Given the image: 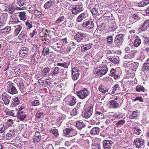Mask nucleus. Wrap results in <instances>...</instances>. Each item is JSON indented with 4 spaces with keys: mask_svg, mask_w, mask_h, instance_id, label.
<instances>
[{
    "mask_svg": "<svg viewBox=\"0 0 149 149\" xmlns=\"http://www.w3.org/2000/svg\"><path fill=\"white\" fill-rule=\"evenodd\" d=\"M6 89L8 92L10 94L13 95L17 93L18 91L16 88L13 86V84L10 81H8L6 85Z\"/></svg>",
    "mask_w": 149,
    "mask_h": 149,
    "instance_id": "obj_1",
    "label": "nucleus"
},
{
    "mask_svg": "<svg viewBox=\"0 0 149 149\" xmlns=\"http://www.w3.org/2000/svg\"><path fill=\"white\" fill-rule=\"evenodd\" d=\"M108 71V68L106 67H102L100 70L97 69L94 70L95 74L98 76H102L105 74Z\"/></svg>",
    "mask_w": 149,
    "mask_h": 149,
    "instance_id": "obj_2",
    "label": "nucleus"
},
{
    "mask_svg": "<svg viewBox=\"0 0 149 149\" xmlns=\"http://www.w3.org/2000/svg\"><path fill=\"white\" fill-rule=\"evenodd\" d=\"M89 94V91L86 89H84L78 92L77 95L79 98L83 99L86 97Z\"/></svg>",
    "mask_w": 149,
    "mask_h": 149,
    "instance_id": "obj_3",
    "label": "nucleus"
},
{
    "mask_svg": "<svg viewBox=\"0 0 149 149\" xmlns=\"http://www.w3.org/2000/svg\"><path fill=\"white\" fill-rule=\"evenodd\" d=\"M77 132L72 128H66L63 130V134L64 135L66 136L69 134H72V135H74L77 133Z\"/></svg>",
    "mask_w": 149,
    "mask_h": 149,
    "instance_id": "obj_4",
    "label": "nucleus"
},
{
    "mask_svg": "<svg viewBox=\"0 0 149 149\" xmlns=\"http://www.w3.org/2000/svg\"><path fill=\"white\" fill-rule=\"evenodd\" d=\"M134 143L137 148L143 145L144 144V140L141 138H137L134 140Z\"/></svg>",
    "mask_w": 149,
    "mask_h": 149,
    "instance_id": "obj_5",
    "label": "nucleus"
},
{
    "mask_svg": "<svg viewBox=\"0 0 149 149\" xmlns=\"http://www.w3.org/2000/svg\"><path fill=\"white\" fill-rule=\"evenodd\" d=\"M93 23L91 20L85 21L82 24L84 27H86L88 29L92 28L94 27Z\"/></svg>",
    "mask_w": 149,
    "mask_h": 149,
    "instance_id": "obj_6",
    "label": "nucleus"
},
{
    "mask_svg": "<svg viewBox=\"0 0 149 149\" xmlns=\"http://www.w3.org/2000/svg\"><path fill=\"white\" fill-rule=\"evenodd\" d=\"M123 35L122 34H119L116 37L114 42L116 45L121 44L123 39Z\"/></svg>",
    "mask_w": 149,
    "mask_h": 149,
    "instance_id": "obj_7",
    "label": "nucleus"
},
{
    "mask_svg": "<svg viewBox=\"0 0 149 149\" xmlns=\"http://www.w3.org/2000/svg\"><path fill=\"white\" fill-rule=\"evenodd\" d=\"M112 143L111 141L108 140H104L103 145L104 149H110Z\"/></svg>",
    "mask_w": 149,
    "mask_h": 149,
    "instance_id": "obj_8",
    "label": "nucleus"
},
{
    "mask_svg": "<svg viewBox=\"0 0 149 149\" xmlns=\"http://www.w3.org/2000/svg\"><path fill=\"white\" fill-rule=\"evenodd\" d=\"M2 99L3 101L4 104L7 105L9 103V101L10 99V97L8 95L5 93L2 94Z\"/></svg>",
    "mask_w": 149,
    "mask_h": 149,
    "instance_id": "obj_9",
    "label": "nucleus"
},
{
    "mask_svg": "<svg viewBox=\"0 0 149 149\" xmlns=\"http://www.w3.org/2000/svg\"><path fill=\"white\" fill-rule=\"evenodd\" d=\"M85 38V37L83 34L79 33H77L74 37V39L78 42L81 41V40L84 39Z\"/></svg>",
    "mask_w": 149,
    "mask_h": 149,
    "instance_id": "obj_10",
    "label": "nucleus"
},
{
    "mask_svg": "<svg viewBox=\"0 0 149 149\" xmlns=\"http://www.w3.org/2000/svg\"><path fill=\"white\" fill-rule=\"evenodd\" d=\"M109 104L110 105L109 107L110 108H113L116 109L118 108L119 106V104L115 100H112L109 102Z\"/></svg>",
    "mask_w": 149,
    "mask_h": 149,
    "instance_id": "obj_11",
    "label": "nucleus"
},
{
    "mask_svg": "<svg viewBox=\"0 0 149 149\" xmlns=\"http://www.w3.org/2000/svg\"><path fill=\"white\" fill-rule=\"evenodd\" d=\"M55 3V1L54 0H50L49 1L47 2L45 4V8L46 9H48L52 6Z\"/></svg>",
    "mask_w": 149,
    "mask_h": 149,
    "instance_id": "obj_12",
    "label": "nucleus"
},
{
    "mask_svg": "<svg viewBox=\"0 0 149 149\" xmlns=\"http://www.w3.org/2000/svg\"><path fill=\"white\" fill-rule=\"evenodd\" d=\"M149 26V20L148 19L144 22L143 25H141L140 28V29L142 31H144L146 28Z\"/></svg>",
    "mask_w": 149,
    "mask_h": 149,
    "instance_id": "obj_13",
    "label": "nucleus"
},
{
    "mask_svg": "<svg viewBox=\"0 0 149 149\" xmlns=\"http://www.w3.org/2000/svg\"><path fill=\"white\" fill-rule=\"evenodd\" d=\"M28 52V49L25 47H23L20 50L19 54L22 56H25L27 55Z\"/></svg>",
    "mask_w": 149,
    "mask_h": 149,
    "instance_id": "obj_14",
    "label": "nucleus"
},
{
    "mask_svg": "<svg viewBox=\"0 0 149 149\" xmlns=\"http://www.w3.org/2000/svg\"><path fill=\"white\" fill-rule=\"evenodd\" d=\"M50 70V68L48 67L45 68L44 70L41 72V76L42 77H44L47 75V74Z\"/></svg>",
    "mask_w": 149,
    "mask_h": 149,
    "instance_id": "obj_15",
    "label": "nucleus"
},
{
    "mask_svg": "<svg viewBox=\"0 0 149 149\" xmlns=\"http://www.w3.org/2000/svg\"><path fill=\"white\" fill-rule=\"evenodd\" d=\"M100 130L98 127L93 128L91 130L90 132L91 134L93 135H98L99 134Z\"/></svg>",
    "mask_w": 149,
    "mask_h": 149,
    "instance_id": "obj_16",
    "label": "nucleus"
},
{
    "mask_svg": "<svg viewBox=\"0 0 149 149\" xmlns=\"http://www.w3.org/2000/svg\"><path fill=\"white\" fill-rule=\"evenodd\" d=\"M76 125L79 129H82L83 131L85 130V129L84 128L85 125L83 123L80 122H78L77 123Z\"/></svg>",
    "mask_w": 149,
    "mask_h": 149,
    "instance_id": "obj_17",
    "label": "nucleus"
},
{
    "mask_svg": "<svg viewBox=\"0 0 149 149\" xmlns=\"http://www.w3.org/2000/svg\"><path fill=\"white\" fill-rule=\"evenodd\" d=\"M59 69L58 67H56L54 68L53 71L52 73H50L49 74V75L50 77H53L56 75H57L58 73V71Z\"/></svg>",
    "mask_w": 149,
    "mask_h": 149,
    "instance_id": "obj_18",
    "label": "nucleus"
},
{
    "mask_svg": "<svg viewBox=\"0 0 149 149\" xmlns=\"http://www.w3.org/2000/svg\"><path fill=\"white\" fill-rule=\"evenodd\" d=\"M86 15L84 13L81 14L77 18V20L79 22H81L83 19H85L87 17Z\"/></svg>",
    "mask_w": 149,
    "mask_h": 149,
    "instance_id": "obj_19",
    "label": "nucleus"
},
{
    "mask_svg": "<svg viewBox=\"0 0 149 149\" xmlns=\"http://www.w3.org/2000/svg\"><path fill=\"white\" fill-rule=\"evenodd\" d=\"M139 116V113L137 112L134 111L133 112L132 114L130 116L129 118L130 119H134L137 118Z\"/></svg>",
    "mask_w": 149,
    "mask_h": 149,
    "instance_id": "obj_20",
    "label": "nucleus"
},
{
    "mask_svg": "<svg viewBox=\"0 0 149 149\" xmlns=\"http://www.w3.org/2000/svg\"><path fill=\"white\" fill-rule=\"evenodd\" d=\"M92 45L91 44L85 45L81 47V50L82 52L89 49L91 47Z\"/></svg>",
    "mask_w": 149,
    "mask_h": 149,
    "instance_id": "obj_21",
    "label": "nucleus"
},
{
    "mask_svg": "<svg viewBox=\"0 0 149 149\" xmlns=\"http://www.w3.org/2000/svg\"><path fill=\"white\" fill-rule=\"evenodd\" d=\"M15 33L16 36H17L20 32L22 29V26L19 25H17L15 26Z\"/></svg>",
    "mask_w": 149,
    "mask_h": 149,
    "instance_id": "obj_22",
    "label": "nucleus"
},
{
    "mask_svg": "<svg viewBox=\"0 0 149 149\" xmlns=\"http://www.w3.org/2000/svg\"><path fill=\"white\" fill-rule=\"evenodd\" d=\"M27 37L26 33L25 31H22L21 34L19 36L18 38L19 40H23L24 39H25Z\"/></svg>",
    "mask_w": 149,
    "mask_h": 149,
    "instance_id": "obj_23",
    "label": "nucleus"
},
{
    "mask_svg": "<svg viewBox=\"0 0 149 149\" xmlns=\"http://www.w3.org/2000/svg\"><path fill=\"white\" fill-rule=\"evenodd\" d=\"M135 51H133L131 52H130V53H128V52H126V55L125 56V57L126 58H132L134 55V52Z\"/></svg>",
    "mask_w": 149,
    "mask_h": 149,
    "instance_id": "obj_24",
    "label": "nucleus"
},
{
    "mask_svg": "<svg viewBox=\"0 0 149 149\" xmlns=\"http://www.w3.org/2000/svg\"><path fill=\"white\" fill-rule=\"evenodd\" d=\"M65 19V17L62 16L58 18L55 22V24H59L63 22Z\"/></svg>",
    "mask_w": 149,
    "mask_h": 149,
    "instance_id": "obj_25",
    "label": "nucleus"
},
{
    "mask_svg": "<svg viewBox=\"0 0 149 149\" xmlns=\"http://www.w3.org/2000/svg\"><path fill=\"white\" fill-rule=\"evenodd\" d=\"M141 43V41L140 39H135L134 42V45L136 47H137L139 46Z\"/></svg>",
    "mask_w": 149,
    "mask_h": 149,
    "instance_id": "obj_26",
    "label": "nucleus"
},
{
    "mask_svg": "<svg viewBox=\"0 0 149 149\" xmlns=\"http://www.w3.org/2000/svg\"><path fill=\"white\" fill-rule=\"evenodd\" d=\"M79 7L78 8L75 7L74 8H73L72 10V14L75 15L79 12L81 10H80V8Z\"/></svg>",
    "mask_w": 149,
    "mask_h": 149,
    "instance_id": "obj_27",
    "label": "nucleus"
},
{
    "mask_svg": "<svg viewBox=\"0 0 149 149\" xmlns=\"http://www.w3.org/2000/svg\"><path fill=\"white\" fill-rule=\"evenodd\" d=\"M10 30V28L9 26H7L1 30L0 32L2 33H5L7 32H9Z\"/></svg>",
    "mask_w": 149,
    "mask_h": 149,
    "instance_id": "obj_28",
    "label": "nucleus"
},
{
    "mask_svg": "<svg viewBox=\"0 0 149 149\" xmlns=\"http://www.w3.org/2000/svg\"><path fill=\"white\" fill-rule=\"evenodd\" d=\"M25 13L24 12H21L19 13V16L21 18V19L22 20L26 19V17L25 15Z\"/></svg>",
    "mask_w": 149,
    "mask_h": 149,
    "instance_id": "obj_29",
    "label": "nucleus"
},
{
    "mask_svg": "<svg viewBox=\"0 0 149 149\" xmlns=\"http://www.w3.org/2000/svg\"><path fill=\"white\" fill-rule=\"evenodd\" d=\"M99 91L103 93H105L108 92V90L106 89V88H103L102 85H100L99 87Z\"/></svg>",
    "mask_w": 149,
    "mask_h": 149,
    "instance_id": "obj_30",
    "label": "nucleus"
},
{
    "mask_svg": "<svg viewBox=\"0 0 149 149\" xmlns=\"http://www.w3.org/2000/svg\"><path fill=\"white\" fill-rule=\"evenodd\" d=\"M58 130L56 129H54L50 130V132L53 133L56 137L58 135Z\"/></svg>",
    "mask_w": 149,
    "mask_h": 149,
    "instance_id": "obj_31",
    "label": "nucleus"
},
{
    "mask_svg": "<svg viewBox=\"0 0 149 149\" xmlns=\"http://www.w3.org/2000/svg\"><path fill=\"white\" fill-rule=\"evenodd\" d=\"M109 59L110 61H111L114 63L117 64L119 63L117 59L115 58L109 57Z\"/></svg>",
    "mask_w": 149,
    "mask_h": 149,
    "instance_id": "obj_32",
    "label": "nucleus"
},
{
    "mask_svg": "<svg viewBox=\"0 0 149 149\" xmlns=\"http://www.w3.org/2000/svg\"><path fill=\"white\" fill-rule=\"evenodd\" d=\"M144 88L141 86H137L136 88V91L140 92L144 91Z\"/></svg>",
    "mask_w": 149,
    "mask_h": 149,
    "instance_id": "obj_33",
    "label": "nucleus"
},
{
    "mask_svg": "<svg viewBox=\"0 0 149 149\" xmlns=\"http://www.w3.org/2000/svg\"><path fill=\"white\" fill-rule=\"evenodd\" d=\"M17 117L21 121H23L24 120V119L26 118V115H18Z\"/></svg>",
    "mask_w": 149,
    "mask_h": 149,
    "instance_id": "obj_34",
    "label": "nucleus"
},
{
    "mask_svg": "<svg viewBox=\"0 0 149 149\" xmlns=\"http://www.w3.org/2000/svg\"><path fill=\"white\" fill-rule=\"evenodd\" d=\"M76 99L74 97H72V100L69 103V105L72 106H73L76 103Z\"/></svg>",
    "mask_w": 149,
    "mask_h": 149,
    "instance_id": "obj_35",
    "label": "nucleus"
},
{
    "mask_svg": "<svg viewBox=\"0 0 149 149\" xmlns=\"http://www.w3.org/2000/svg\"><path fill=\"white\" fill-rule=\"evenodd\" d=\"M148 4V2H146V1H143L138 4L139 7H142L145 6Z\"/></svg>",
    "mask_w": 149,
    "mask_h": 149,
    "instance_id": "obj_36",
    "label": "nucleus"
},
{
    "mask_svg": "<svg viewBox=\"0 0 149 149\" xmlns=\"http://www.w3.org/2000/svg\"><path fill=\"white\" fill-rule=\"evenodd\" d=\"M43 53V54L45 55H47L49 54V49L48 48H44L43 50V51L42 52V53Z\"/></svg>",
    "mask_w": 149,
    "mask_h": 149,
    "instance_id": "obj_37",
    "label": "nucleus"
},
{
    "mask_svg": "<svg viewBox=\"0 0 149 149\" xmlns=\"http://www.w3.org/2000/svg\"><path fill=\"white\" fill-rule=\"evenodd\" d=\"M92 113L88 112L86 111L85 113L84 114V117L88 119L92 115Z\"/></svg>",
    "mask_w": 149,
    "mask_h": 149,
    "instance_id": "obj_38",
    "label": "nucleus"
},
{
    "mask_svg": "<svg viewBox=\"0 0 149 149\" xmlns=\"http://www.w3.org/2000/svg\"><path fill=\"white\" fill-rule=\"evenodd\" d=\"M72 79H73L75 80H76L79 77V74L77 72V73H74L72 74Z\"/></svg>",
    "mask_w": 149,
    "mask_h": 149,
    "instance_id": "obj_39",
    "label": "nucleus"
},
{
    "mask_svg": "<svg viewBox=\"0 0 149 149\" xmlns=\"http://www.w3.org/2000/svg\"><path fill=\"white\" fill-rule=\"evenodd\" d=\"M31 103L32 105L33 106L38 105L40 104V102L38 100H35Z\"/></svg>",
    "mask_w": 149,
    "mask_h": 149,
    "instance_id": "obj_40",
    "label": "nucleus"
},
{
    "mask_svg": "<svg viewBox=\"0 0 149 149\" xmlns=\"http://www.w3.org/2000/svg\"><path fill=\"white\" fill-rule=\"evenodd\" d=\"M57 65L59 66L63 67L64 68H68V64L67 63H58Z\"/></svg>",
    "mask_w": 149,
    "mask_h": 149,
    "instance_id": "obj_41",
    "label": "nucleus"
},
{
    "mask_svg": "<svg viewBox=\"0 0 149 149\" xmlns=\"http://www.w3.org/2000/svg\"><path fill=\"white\" fill-rule=\"evenodd\" d=\"M107 43L108 44H111L113 41V38L111 36H109L107 38Z\"/></svg>",
    "mask_w": 149,
    "mask_h": 149,
    "instance_id": "obj_42",
    "label": "nucleus"
},
{
    "mask_svg": "<svg viewBox=\"0 0 149 149\" xmlns=\"http://www.w3.org/2000/svg\"><path fill=\"white\" fill-rule=\"evenodd\" d=\"M93 108L92 106H90V107H89L87 108L86 110V111L88 112H89L91 113H93Z\"/></svg>",
    "mask_w": 149,
    "mask_h": 149,
    "instance_id": "obj_43",
    "label": "nucleus"
},
{
    "mask_svg": "<svg viewBox=\"0 0 149 149\" xmlns=\"http://www.w3.org/2000/svg\"><path fill=\"white\" fill-rule=\"evenodd\" d=\"M78 113L79 110L78 108H76L73 109L72 114H73V115H76Z\"/></svg>",
    "mask_w": 149,
    "mask_h": 149,
    "instance_id": "obj_44",
    "label": "nucleus"
},
{
    "mask_svg": "<svg viewBox=\"0 0 149 149\" xmlns=\"http://www.w3.org/2000/svg\"><path fill=\"white\" fill-rule=\"evenodd\" d=\"M125 123V121L124 120H120L117 123V125L118 126L119 125L121 126L124 124Z\"/></svg>",
    "mask_w": 149,
    "mask_h": 149,
    "instance_id": "obj_45",
    "label": "nucleus"
},
{
    "mask_svg": "<svg viewBox=\"0 0 149 149\" xmlns=\"http://www.w3.org/2000/svg\"><path fill=\"white\" fill-rule=\"evenodd\" d=\"M141 132V131L139 129H137L136 128L134 129V132L137 135H139L140 134Z\"/></svg>",
    "mask_w": 149,
    "mask_h": 149,
    "instance_id": "obj_46",
    "label": "nucleus"
},
{
    "mask_svg": "<svg viewBox=\"0 0 149 149\" xmlns=\"http://www.w3.org/2000/svg\"><path fill=\"white\" fill-rule=\"evenodd\" d=\"M118 87V84H116L113 87V89H112V94H113L114 93L115 91L116 90L117 88Z\"/></svg>",
    "mask_w": 149,
    "mask_h": 149,
    "instance_id": "obj_47",
    "label": "nucleus"
},
{
    "mask_svg": "<svg viewBox=\"0 0 149 149\" xmlns=\"http://www.w3.org/2000/svg\"><path fill=\"white\" fill-rule=\"evenodd\" d=\"M116 72V70L113 69H112L110 71V75L111 76H114L115 74V73Z\"/></svg>",
    "mask_w": 149,
    "mask_h": 149,
    "instance_id": "obj_48",
    "label": "nucleus"
},
{
    "mask_svg": "<svg viewBox=\"0 0 149 149\" xmlns=\"http://www.w3.org/2000/svg\"><path fill=\"white\" fill-rule=\"evenodd\" d=\"M91 12L93 15H95L97 14V12L95 8H93L92 9Z\"/></svg>",
    "mask_w": 149,
    "mask_h": 149,
    "instance_id": "obj_49",
    "label": "nucleus"
},
{
    "mask_svg": "<svg viewBox=\"0 0 149 149\" xmlns=\"http://www.w3.org/2000/svg\"><path fill=\"white\" fill-rule=\"evenodd\" d=\"M132 18L135 20H138L139 19L140 17L137 15H132Z\"/></svg>",
    "mask_w": 149,
    "mask_h": 149,
    "instance_id": "obj_50",
    "label": "nucleus"
},
{
    "mask_svg": "<svg viewBox=\"0 0 149 149\" xmlns=\"http://www.w3.org/2000/svg\"><path fill=\"white\" fill-rule=\"evenodd\" d=\"M123 116L120 114L115 115H114V117L116 118L120 119L123 118Z\"/></svg>",
    "mask_w": 149,
    "mask_h": 149,
    "instance_id": "obj_51",
    "label": "nucleus"
},
{
    "mask_svg": "<svg viewBox=\"0 0 149 149\" xmlns=\"http://www.w3.org/2000/svg\"><path fill=\"white\" fill-rule=\"evenodd\" d=\"M6 129V127L3 126L0 128V133H1Z\"/></svg>",
    "mask_w": 149,
    "mask_h": 149,
    "instance_id": "obj_52",
    "label": "nucleus"
},
{
    "mask_svg": "<svg viewBox=\"0 0 149 149\" xmlns=\"http://www.w3.org/2000/svg\"><path fill=\"white\" fill-rule=\"evenodd\" d=\"M34 13L35 15H37L38 17H39L40 15H41V12H39L37 10H36L35 11Z\"/></svg>",
    "mask_w": 149,
    "mask_h": 149,
    "instance_id": "obj_53",
    "label": "nucleus"
},
{
    "mask_svg": "<svg viewBox=\"0 0 149 149\" xmlns=\"http://www.w3.org/2000/svg\"><path fill=\"white\" fill-rule=\"evenodd\" d=\"M19 102H13L11 104V106L12 107H15L19 104Z\"/></svg>",
    "mask_w": 149,
    "mask_h": 149,
    "instance_id": "obj_54",
    "label": "nucleus"
},
{
    "mask_svg": "<svg viewBox=\"0 0 149 149\" xmlns=\"http://www.w3.org/2000/svg\"><path fill=\"white\" fill-rule=\"evenodd\" d=\"M17 3L20 6H22L24 5V2L23 1H17Z\"/></svg>",
    "mask_w": 149,
    "mask_h": 149,
    "instance_id": "obj_55",
    "label": "nucleus"
},
{
    "mask_svg": "<svg viewBox=\"0 0 149 149\" xmlns=\"http://www.w3.org/2000/svg\"><path fill=\"white\" fill-rule=\"evenodd\" d=\"M38 82L41 85H43L44 84V81L43 80L41 79H40L38 80Z\"/></svg>",
    "mask_w": 149,
    "mask_h": 149,
    "instance_id": "obj_56",
    "label": "nucleus"
},
{
    "mask_svg": "<svg viewBox=\"0 0 149 149\" xmlns=\"http://www.w3.org/2000/svg\"><path fill=\"white\" fill-rule=\"evenodd\" d=\"M11 21L13 22H15V23H18L19 22L18 20L17 19H16V18L12 19H11Z\"/></svg>",
    "mask_w": 149,
    "mask_h": 149,
    "instance_id": "obj_57",
    "label": "nucleus"
},
{
    "mask_svg": "<svg viewBox=\"0 0 149 149\" xmlns=\"http://www.w3.org/2000/svg\"><path fill=\"white\" fill-rule=\"evenodd\" d=\"M149 64V62H147L144 63L143 65V68L146 70V68H147V67H148V65Z\"/></svg>",
    "mask_w": 149,
    "mask_h": 149,
    "instance_id": "obj_58",
    "label": "nucleus"
},
{
    "mask_svg": "<svg viewBox=\"0 0 149 149\" xmlns=\"http://www.w3.org/2000/svg\"><path fill=\"white\" fill-rule=\"evenodd\" d=\"M78 73V71L77 69L74 68H73L72 70V74H73L74 73Z\"/></svg>",
    "mask_w": 149,
    "mask_h": 149,
    "instance_id": "obj_59",
    "label": "nucleus"
},
{
    "mask_svg": "<svg viewBox=\"0 0 149 149\" xmlns=\"http://www.w3.org/2000/svg\"><path fill=\"white\" fill-rule=\"evenodd\" d=\"M45 83H46V84H47V85H49L51 84L50 81L49 79H46L45 80Z\"/></svg>",
    "mask_w": 149,
    "mask_h": 149,
    "instance_id": "obj_60",
    "label": "nucleus"
},
{
    "mask_svg": "<svg viewBox=\"0 0 149 149\" xmlns=\"http://www.w3.org/2000/svg\"><path fill=\"white\" fill-rule=\"evenodd\" d=\"M145 44L149 43V37L146 38L144 40Z\"/></svg>",
    "mask_w": 149,
    "mask_h": 149,
    "instance_id": "obj_61",
    "label": "nucleus"
},
{
    "mask_svg": "<svg viewBox=\"0 0 149 149\" xmlns=\"http://www.w3.org/2000/svg\"><path fill=\"white\" fill-rule=\"evenodd\" d=\"M19 111L18 112V115H24V114H25V112H24V111Z\"/></svg>",
    "mask_w": 149,
    "mask_h": 149,
    "instance_id": "obj_62",
    "label": "nucleus"
},
{
    "mask_svg": "<svg viewBox=\"0 0 149 149\" xmlns=\"http://www.w3.org/2000/svg\"><path fill=\"white\" fill-rule=\"evenodd\" d=\"M26 25H27L30 28H31L32 26V25L31 24L28 22H26Z\"/></svg>",
    "mask_w": 149,
    "mask_h": 149,
    "instance_id": "obj_63",
    "label": "nucleus"
},
{
    "mask_svg": "<svg viewBox=\"0 0 149 149\" xmlns=\"http://www.w3.org/2000/svg\"><path fill=\"white\" fill-rule=\"evenodd\" d=\"M135 100H138L140 101H142V99L141 97L136 98Z\"/></svg>",
    "mask_w": 149,
    "mask_h": 149,
    "instance_id": "obj_64",
    "label": "nucleus"
}]
</instances>
